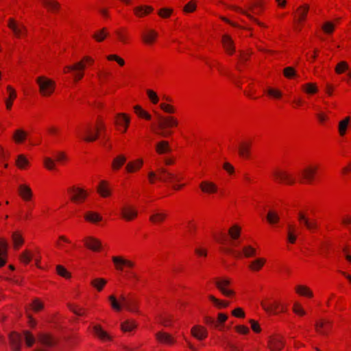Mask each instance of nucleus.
Returning <instances> with one entry per match:
<instances>
[{
    "label": "nucleus",
    "mask_w": 351,
    "mask_h": 351,
    "mask_svg": "<svg viewBox=\"0 0 351 351\" xmlns=\"http://www.w3.org/2000/svg\"><path fill=\"white\" fill-rule=\"evenodd\" d=\"M84 218L86 220L93 223L100 221L102 219V217L98 213L94 212H88L84 215Z\"/></svg>",
    "instance_id": "obj_38"
},
{
    "label": "nucleus",
    "mask_w": 351,
    "mask_h": 351,
    "mask_svg": "<svg viewBox=\"0 0 351 351\" xmlns=\"http://www.w3.org/2000/svg\"><path fill=\"white\" fill-rule=\"evenodd\" d=\"M156 152L160 154L169 152L171 151L168 142L165 141H162L159 142L156 145Z\"/></svg>",
    "instance_id": "obj_32"
},
{
    "label": "nucleus",
    "mask_w": 351,
    "mask_h": 351,
    "mask_svg": "<svg viewBox=\"0 0 351 351\" xmlns=\"http://www.w3.org/2000/svg\"><path fill=\"white\" fill-rule=\"evenodd\" d=\"M348 69V65L344 61H342V62H340L339 63H338L335 67V71L338 74L343 73Z\"/></svg>",
    "instance_id": "obj_52"
},
{
    "label": "nucleus",
    "mask_w": 351,
    "mask_h": 351,
    "mask_svg": "<svg viewBox=\"0 0 351 351\" xmlns=\"http://www.w3.org/2000/svg\"><path fill=\"white\" fill-rule=\"evenodd\" d=\"M167 217V213L163 210H156L152 212L149 217L151 222L155 224H159L163 222Z\"/></svg>",
    "instance_id": "obj_15"
},
{
    "label": "nucleus",
    "mask_w": 351,
    "mask_h": 351,
    "mask_svg": "<svg viewBox=\"0 0 351 351\" xmlns=\"http://www.w3.org/2000/svg\"><path fill=\"white\" fill-rule=\"evenodd\" d=\"M221 42L227 53L232 54L235 51L233 40L229 35H223Z\"/></svg>",
    "instance_id": "obj_18"
},
{
    "label": "nucleus",
    "mask_w": 351,
    "mask_h": 351,
    "mask_svg": "<svg viewBox=\"0 0 351 351\" xmlns=\"http://www.w3.org/2000/svg\"><path fill=\"white\" fill-rule=\"evenodd\" d=\"M57 340L47 333H39L37 335V348L34 351H48L47 348L54 346Z\"/></svg>",
    "instance_id": "obj_4"
},
{
    "label": "nucleus",
    "mask_w": 351,
    "mask_h": 351,
    "mask_svg": "<svg viewBox=\"0 0 351 351\" xmlns=\"http://www.w3.org/2000/svg\"><path fill=\"white\" fill-rule=\"evenodd\" d=\"M264 258H258L252 261L250 265V268L253 271H258L265 264Z\"/></svg>",
    "instance_id": "obj_44"
},
{
    "label": "nucleus",
    "mask_w": 351,
    "mask_h": 351,
    "mask_svg": "<svg viewBox=\"0 0 351 351\" xmlns=\"http://www.w3.org/2000/svg\"><path fill=\"white\" fill-rule=\"evenodd\" d=\"M143 165V160H138L135 162H129L126 165V170L128 172H134V171L139 169Z\"/></svg>",
    "instance_id": "obj_41"
},
{
    "label": "nucleus",
    "mask_w": 351,
    "mask_h": 351,
    "mask_svg": "<svg viewBox=\"0 0 351 351\" xmlns=\"http://www.w3.org/2000/svg\"><path fill=\"white\" fill-rule=\"evenodd\" d=\"M7 90L9 92V98L5 101L6 107L8 109H10L12 106V101L16 97V93L10 86H8Z\"/></svg>",
    "instance_id": "obj_36"
},
{
    "label": "nucleus",
    "mask_w": 351,
    "mask_h": 351,
    "mask_svg": "<svg viewBox=\"0 0 351 351\" xmlns=\"http://www.w3.org/2000/svg\"><path fill=\"white\" fill-rule=\"evenodd\" d=\"M156 337L161 343L167 344H173L175 341L172 336L164 332H158L156 334Z\"/></svg>",
    "instance_id": "obj_23"
},
{
    "label": "nucleus",
    "mask_w": 351,
    "mask_h": 351,
    "mask_svg": "<svg viewBox=\"0 0 351 351\" xmlns=\"http://www.w3.org/2000/svg\"><path fill=\"white\" fill-rule=\"evenodd\" d=\"M112 261L114 263V265H116L117 269L119 270L123 269V268H122L123 265H125L130 268L133 267L134 265L133 262H132L129 260L124 259L122 257H119V256H113Z\"/></svg>",
    "instance_id": "obj_19"
},
{
    "label": "nucleus",
    "mask_w": 351,
    "mask_h": 351,
    "mask_svg": "<svg viewBox=\"0 0 351 351\" xmlns=\"http://www.w3.org/2000/svg\"><path fill=\"white\" fill-rule=\"evenodd\" d=\"M158 176L157 178L164 182H173L174 181H179V178L169 171H167L165 168L161 167L158 169Z\"/></svg>",
    "instance_id": "obj_9"
},
{
    "label": "nucleus",
    "mask_w": 351,
    "mask_h": 351,
    "mask_svg": "<svg viewBox=\"0 0 351 351\" xmlns=\"http://www.w3.org/2000/svg\"><path fill=\"white\" fill-rule=\"evenodd\" d=\"M106 284V280L103 278H96L91 282V285L99 291H101L104 286Z\"/></svg>",
    "instance_id": "obj_49"
},
{
    "label": "nucleus",
    "mask_w": 351,
    "mask_h": 351,
    "mask_svg": "<svg viewBox=\"0 0 351 351\" xmlns=\"http://www.w3.org/2000/svg\"><path fill=\"white\" fill-rule=\"evenodd\" d=\"M209 299L211 302H213L215 304L216 306H217L219 308H226L229 305L228 302L219 300L213 295H209Z\"/></svg>",
    "instance_id": "obj_51"
},
{
    "label": "nucleus",
    "mask_w": 351,
    "mask_h": 351,
    "mask_svg": "<svg viewBox=\"0 0 351 351\" xmlns=\"http://www.w3.org/2000/svg\"><path fill=\"white\" fill-rule=\"evenodd\" d=\"M272 175L280 182H285L288 184H293L295 182V179L286 171L276 170L273 171Z\"/></svg>",
    "instance_id": "obj_7"
},
{
    "label": "nucleus",
    "mask_w": 351,
    "mask_h": 351,
    "mask_svg": "<svg viewBox=\"0 0 351 351\" xmlns=\"http://www.w3.org/2000/svg\"><path fill=\"white\" fill-rule=\"evenodd\" d=\"M66 69L69 71H75L74 77L77 81L81 80L83 77L84 73L79 71L84 70L85 69V64L82 62H79L74 65L66 66Z\"/></svg>",
    "instance_id": "obj_16"
},
{
    "label": "nucleus",
    "mask_w": 351,
    "mask_h": 351,
    "mask_svg": "<svg viewBox=\"0 0 351 351\" xmlns=\"http://www.w3.org/2000/svg\"><path fill=\"white\" fill-rule=\"evenodd\" d=\"M16 165L19 168L23 169L28 165V160L23 155H19L16 160Z\"/></svg>",
    "instance_id": "obj_55"
},
{
    "label": "nucleus",
    "mask_w": 351,
    "mask_h": 351,
    "mask_svg": "<svg viewBox=\"0 0 351 351\" xmlns=\"http://www.w3.org/2000/svg\"><path fill=\"white\" fill-rule=\"evenodd\" d=\"M261 306L266 312L273 314H277L278 312H284L285 311V306L278 302L270 304L262 302Z\"/></svg>",
    "instance_id": "obj_8"
},
{
    "label": "nucleus",
    "mask_w": 351,
    "mask_h": 351,
    "mask_svg": "<svg viewBox=\"0 0 351 351\" xmlns=\"http://www.w3.org/2000/svg\"><path fill=\"white\" fill-rule=\"evenodd\" d=\"M267 219L269 223L275 224L279 221L280 217L276 212L269 210L267 215Z\"/></svg>",
    "instance_id": "obj_46"
},
{
    "label": "nucleus",
    "mask_w": 351,
    "mask_h": 351,
    "mask_svg": "<svg viewBox=\"0 0 351 351\" xmlns=\"http://www.w3.org/2000/svg\"><path fill=\"white\" fill-rule=\"evenodd\" d=\"M36 82L39 86V91L43 96L51 95L56 87L55 82L45 76H40L36 78Z\"/></svg>",
    "instance_id": "obj_5"
},
{
    "label": "nucleus",
    "mask_w": 351,
    "mask_h": 351,
    "mask_svg": "<svg viewBox=\"0 0 351 351\" xmlns=\"http://www.w3.org/2000/svg\"><path fill=\"white\" fill-rule=\"evenodd\" d=\"M121 215L126 220H132L137 215V212L130 207H123L121 209Z\"/></svg>",
    "instance_id": "obj_27"
},
{
    "label": "nucleus",
    "mask_w": 351,
    "mask_h": 351,
    "mask_svg": "<svg viewBox=\"0 0 351 351\" xmlns=\"http://www.w3.org/2000/svg\"><path fill=\"white\" fill-rule=\"evenodd\" d=\"M32 308L34 311H39L43 308V304L38 299H35L32 304Z\"/></svg>",
    "instance_id": "obj_61"
},
{
    "label": "nucleus",
    "mask_w": 351,
    "mask_h": 351,
    "mask_svg": "<svg viewBox=\"0 0 351 351\" xmlns=\"http://www.w3.org/2000/svg\"><path fill=\"white\" fill-rule=\"evenodd\" d=\"M136 327V324L132 320H126L121 324V330L124 332H129Z\"/></svg>",
    "instance_id": "obj_39"
},
{
    "label": "nucleus",
    "mask_w": 351,
    "mask_h": 351,
    "mask_svg": "<svg viewBox=\"0 0 351 351\" xmlns=\"http://www.w3.org/2000/svg\"><path fill=\"white\" fill-rule=\"evenodd\" d=\"M293 311L295 313L299 315H304L305 311L302 309L300 304L298 302H295L293 307Z\"/></svg>",
    "instance_id": "obj_63"
},
{
    "label": "nucleus",
    "mask_w": 351,
    "mask_h": 351,
    "mask_svg": "<svg viewBox=\"0 0 351 351\" xmlns=\"http://www.w3.org/2000/svg\"><path fill=\"white\" fill-rule=\"evenodd\" d=\"M250 145L249 143L242 144L239 149L240 156L248 158L250 156Z\"/></svg>",
    "instance_id": "obj_47"
},
{
    "label": "nucleus",
    "mask_w": 351,
    "mask_h": 351,
    "mask_svg": "<svg viewBox=\"0 0 351 351\" xmlns=\"http://www.w3.org/2000/svg\"><path fill=\"white\" fill-rule=\"evenodd\" d=\"M297 239L295 229L293 225L289 224L287 226V241L290 243H294Z\"/></svg>",
    "instance_id": "obj_33"
},
{
    "label": "nucleus",
    "mask_w": 351,
    "mask_h": 351,
    "mask_svg": "<svg viewBox=\"0 0 351 351\" xmlns=\"http://www.w3.org/2000/svg\"><path fill=\"white\" fill-rule=\"evenodd\" d=\"M331 326V322L326 319L317 321L315 324L316 331L322 335H328Z\"/></svg>",
    "instance_id": "obj_10"
},
{
    "label": "nucleus",
    "mask_w": 351,
    "mask_h": 351,
    "mask_svg": "<svg viewBox=\"0 0 351 351\" xmlns=\"http://www.w3.org/2000/svg\"><path fill=\"white\" fill-rule=\"evenodd\" d=\"M191 333L193 337L197 339H203L207 336L206 330L200 326H195L191 329Z\"/></svg>",
    "instance_id": "obj_21"
},
{
    "label": "nucleus",
    "mask_w": 351,
    "mask_h": 351,
    "mask_svg": "<svg viewBox=\"0 0 351 351\" xmlns=\"http://www.w3.org/2000/svg\"><path fill=\"white\" fill-rule=\"evenodd\" d=\"M12 239L13 241L14 247L16 250L19 249V247L23 245V241H24L21 234L18 231H15V232H12Z\"/></svg>",
    "instance_id": "obj_29"
},
{
    "label": "nucleus",
    "mask_w": 351,
    "mask_h": 351,
    "mask_svg": "<svg viewBox=\"0 0 351 351\" xmlns=\"http://www.w3.org/2000/svg\"><path fill=\"white\" fill-rule=\"evenodd\" d=\"M8 26L17 37H20L26 34V27L23 24L17 23L12 19H10Z\"/></svg>",
    "instance_id": "obj_11"
},
{
    "label": "nucleus",
    "mask_w": 351,
    "mask_h": 351,
    "mask_svg": "<svg viewBox=\"0 0 351 351\" xmlns=\"http://www.w3.org/2000/svg\"><path fill=\"white\" fill-rule=\"evenodd\" d=\"M158 34L153 29L148 30L146 33L143 34L142 37L143 41L147 44H152L154 42Z\"/></svg>",
    "instance_id": "obj_28"
},
{
    "label": "nucleus",
    "mask_w": 351,
    "mask_h": 351,
    "mask_svg": "<svg viewBox=\"0 0 351 351\" xmlns=\"http://www.w3.org/2000/svg\"><path fill=\"white\" fill-rule=\"evenodd\" d=\"M173 10L169 8H162L158 11V14L162 18L169 17L172 13Z\"/></svg>",
    "instance_id": "obj_64"
},
{
    "label": "nucleus",
    "mask_w": 351,
    "mask_h": 351,
    "mask_svg": "<svg viewBox=\"0 0 351 351\" xmlns=\"http://www.w3.org/2000/svg\"><path fill=\"white\" fill-rule=\"evenodd\" d=\"M284 343L280 337H275L269 341V348L271 351H280L283 347Z\"/></svg>",
    "instance_id": "obj_24"
},
{
    "label": "nucleus",
    "mask_w": 351,
    "mask_h": 351,
    "mask_svg": "<svg viewBox=\"0 0 351 351\" xmlns=\"http://www.w3.org/2000/svg\"><path fill=\"white\" fill-rule=\"evenodd\" d=\"M230 284L229 279L225 278L217 280L215 285L218 289L226 296H230L234 294V291L226 289V287Z\"/></svg>",
    "instance_id": "obj_12"
},
{
    "label": "nucleus",
    "mask_w": 351,
    "mask_h": 351,
    "mask_svg": "<svg viewBox=\"0 0 351 351\" xmlns=\"http://www.w3.org/2000/svg\"><path fill=\"white\" fill-rule=\"evenodd\" d=\"M19 258L23 263L28 264L33 258V255L29 250H25L20 254Z\"/></svg>",
    "instance_id": "obj_45"
},
{
    "label": "nucleus",
    "mask_w": 351,
    "mask_h": 351,
    "mask_svg": "<svg viewBox=\"0 0 351 351\" xmlns=\"http://www.w3.org/2000/svg\"><path fill=\"white\" fill-rule=\"evenodd\" d=\"M84 241L85 246L93 251H99L101 247V241L95 237H87Z\"/></svg>",
    "instance_id": "obj_14"
},
{
    "label": "nucleus",
    "mask_w": 351,
    "mask_h": 351,
    "mask_svg": "<svg viewBox=\"0 0 351 351\" xmlns=\"http://www.w3.org/2000/svg\"><path fill=\"white\" fill-rule=\"evenodd\" d=\"M106 36L107 33L106 32V29L104 28L93 35V38L98 42L103 41Z\"/></svg>",
    "instance_id": "obj_56"
},
{
    "label": "nucleus",
    "mask_w": 351,
    "mask_h": 351,
    "mask_svg": "<svg viewBox=\"0 0 351 351\" xmlns=\"http://www.w3.org/2000/svg\"><path fill=\"white\" fill-rule=\"evenodd\" d=\"M42 3L51 11L59 9L60 4L56 0H41Z\"/></svg>",
    "instance_id": "obj_40"
},
{
    "label": "nucleus",
    "mask_w": 351,
    "mask_h": 351,
    "mask_svg": "<svg viewBox=\"0 0 351 351\" xmlns=\"http://www.w3.org/2000/svg\"><path fill=\"white\" fill-rule=\"evenodd\" d=\"M309 10V6L306 4L301 5L297 10V13L298 15V21L302 22L305 20L306 16Z\"/></svg>",
    "instance_id": "obj_35"
},
{
    "label": "nucleus",
    "mask_w": 351,
    "mask_h": 351,
    "mask_svg": "<svg viewBox=\"0 0 351 351\" xmlns=\"http://www.w3.org/2000/svg\"><path fill=\"white\" fill-rule=\"evenodd\" d=\"M317 167L315 166H308L302 169L300 172L301 182L311 183L315 178Z\"/></svg>",
    "instance_id": "obj_6"
},
{
    "label": "nucleus",
    "mask_w": 351,
    "mask_h": 351,
    "mask_svg": "<svg viewBox=\"0 0 351 351\" xmlns=\"http://www.w3.org/2000/svg\"><path fill=\"white\" fill-rule=\"evenodd\" d=\"M335 29V25L331 22H326L322 26V29L326 34H331Z\"/></svg>",
    "instance_id": "obj_59"
},
{
    "label": "nucleus",
    "mask_w": 351,
    "mask_h": 351,
    "mask_svg": "<svg viewBox=\"0 0 351 351\" xmlns=\"http://www.w3.org/2000/svg\"><path fill=\"white\" fill-rule=\"evenodd\" d=\"M303 90L307 94H314L317 92V87L315 84L307 83L303 85Z\"/></svg>",
    "instance_id": "obj_48"
},
{
    "label": "nucleus",
    "mask_w": 351,
    "mask_h": 351,
    "mask_svg": "<svg viewBox=\"0 0 351 351\" xmlns=\"http://www.w3.org/2000/svg\"><path fill=\"white\" fill-rule=\"evenodd\" d=\"M200 189L206 193H213L217 192V186L215 184L208 181H204L200 184Z\"/></svg>",
    "instance_id": "obj_22"
},
{
    "label": "nucleus",
    "mask_w": 351,
    "mask_h": 351,
    "mask_svg": "<svg viewBox=\"0 0 351 351\" xmlns=\"http://www.w3.org/2000/svg\"><path fill=\"white\" fill-rule=\"evenodd\" d=\"M97 191L102 197H104L110 195V190L108 187V183L104 180L100 182L97 188Z\"/></svg>",
    "instance_id": "obj_30"
},
{
    "label": "nucleus",
    "mask_w": 351,
    "mask_h": 351,
    "mask_svg": "<svg viewBox=\"0 0 351 351\" xmlns=\"http://www.w3.org/2000/svg\"><path fill=\"white\" fill-rule=\"evenodd\" d=\"M56 271L57 273L62 277L66 278H69L71 277L70 273L62 265H57Z\"/></svg>",
    "instance_id": "obj_54"
},
{
    "label": "nucleus",
    "mask_w": 351,
    "mask_h": 351,
    "mask_svg": "<svg viewBox=\"0 0 351 351\" xmlns=\"http://www.w3.org/2000/svg\"><path fill=\"white\" fill-rule=\"evenodd\" d=\"M153 10L150 6H138L134 9V13L137 16L141 17Z\"/></svg>",
    "instance_id": "obj_34"
},
{
    "label": "nucleus",
    "mask_w": 351,
    "mask_h": 351,
    "mask_svg": "<svg viewBox=\"0 0 351 351\" xmlns=\"http://www.w3.org/2000/svg\"><path fill=\"white\" fill-rule=\"evenodd\" d=\"M130 123V119L125 114H118L116 119V124L123 126V132H125Z\"/></svg>",
    "instance_id": "obj_25"
},
{
    "label": "nucleus",
    "mask_w": 351,
    "mask_h": 351,
    "mask_svg": "<svg viewBox=\"0 0 351 351\" xmlns=\"http://www.w3.org/2000/svg\"><path fill=\"white\" fill-rule=\"evenodd\" d=\"M147 94L153 104H157L158 102V97L155 92L152 90H147Z\"/></svg>",
    "instance_id": "obj_62"
},
{
    "label": "nucleus",
    "mask_w": 351,
    "mask_h": 351,
    "mask_svg": "<svg viewBox=\"0 0 351 351\" xmlns=\"http://www.w3.org/2000/svg\"><path fill=\"white\" fill-rule=\"evenodd\" d=\"M9 339L13 351H20L23 339L25 340L28 347H31L36 342L35 337L29 331H25L23 336L15 332H11Z\"/></svg>",
    "instance_id": "obj_1"
},
{
    "label": "nucleus",
    "mask_w": 351,
    "mask_h": 351,
    "mask_svg": "<svg viewBox=\"0 0 351 351\" xmlns=\"http://www.w3.org/2000/svg\"><path fill=\"white\" fill-rule=\"evenodd\" d=\"M243 253L245 256L250 257L254 256L256 254V250L251 246H246L243 247Z\"/></svg>",
    "instance_id": "obj_60"
},
{
    "label": "nucleus",
    "mask_w": 351,
    "mask_h": 351,
    "mask_svg": "<svg viewBox=\"0 0 351 351\" xmlns=\"http://www.w3.org/2000/svg\"><path fill=\"white\" fill-rule=\"evenodd\" d=\"M241 228L237 226L234 225L230 228L228 232L232 239H237L240 236Z\"/></svg>",
    "instance_id": "obj_50"
},
{
    "label": "nucleus",
    "mask_w": 351,
    "mask_h": 351,
    "mask_svg": "<svg viewBox=\"0 0 351 351\" xmlns=\"http://www.w3.org/2000/svg\"><path fill=\"white\" fill-rule=\"evenodd\" d=\"M93 331L95 334L100 338L103 341H110L111 340V337L99 325H96L93 326Z\"/></svg>",
    "instance_id": "obj_26"
},
{
    "label": "nucleus",
    "mask_w": 351,
    "mask_h": 351,
    "mask_svg": "<svg viewBox=\"0 0 351 351\" xmlns=\"http://www.w3.org/2000/svg\"><path fill=\"white\" fill-rule=\"evenodd\" d=\"M158 130L156 131V134L164 138L168 137L172 134L169 128L177 126L178 124L177 119L173 117H163L158 114Z\"/></svg>",
    "instance_id": "obj_2"
},
{
    "label": "nucleus",
    "mask_w": 351,
    "mask_h": 351,
    "mask_svg": "<svg viewBox=\"0 0 351 351\" xmlns=\"http://www.w3.org/2000/svg\"><path fill=\"white\" fill-rule=\"evenodd\" d=\"M99 128H95V131L92 129V128L90 125H88L84 129V135L82 137V138L87 141V142H93L95 141L99 134Z\"/></svg>",
    "instance_id": "obj_13"
},
{
    "label": "nucleus",
    "mask_w": 351,
    "mask_h": 351,
    "mask_svg": "<svg viewBox=\"0 0 351 351\" xmlns=\"http://www.w3.org/2000/svg\"><path fill=\"white\" fill-rule=\"evenodd\" d=\"M296 292L302 295L307 296L309 298L313 297L312 291L303 285H298L295 288Z\"/></svg>",
    "instance_id": "obj_43"
},
{
    "label": "nucleus",
    "mask_w": 351,
    "mask_h": 351,
    "mask_svg": "<svg viewBox=\"0 0 351 351\" xmlns=\"http://www.w3.org/2000/svg\"><path fill=\"white\" fill-rule=\"evenodd\" d=\"M19 193L25 201H29L32 197V189L25 184L19 185Z\"/></svg>",
    "instance_id": "obj_20"
},
{
    "label": "nucleus",
    "mask_w": 351,
    "mask_h": 351,
    "mask_svg": "<svg viewBox=\"0 0 351 351\" xmlns=\"http://www.w3.org/2000/svg\"><path fill=\"white\" fill-rule=\"evenodd\" d=\"M111 303V306L116 311H120L122 308V304L125 308L130 311H135V301L131 298H127L123 295H121L119 298L120 302L117 300L116 297L113 295H110L108 298Z\"/></svg>",
    "instance_id": "obj_3"
},
{
    "label": "nucleus",
    "mask_w": 351,
    "mask_h": 351,
    "mask_svg": "<svg viewBox=\"0 0 351 351\" xmlns=\"http://www.w3.org/2000/svg\"><path fill=\"white\" fill-rule=\"evenodd\" d=\"M350 122V117H346L339 123V132L341 136H344Z\"/></svg>",
    "instance_id": "obj_42"
},
{
    "label": "nucleus",
    "mask_w": 351,
    "mask_h": 351,
    "mask_svg": "<svg viewBox=\"0 0 351 351\" xmlns=\"http://www.w3.org/2000/svg\"><path fill=\"white\" fill-rule=\"evenodd\" d=\"M283 73H284V75L287 78H291V77L295 76V75H296L295 71L294 70V69L293 67H291V66L286 67L284 69Z\"/></svg>",
    "instance_id": "obj_58"
},
{
    "label": "nucleus",
    "mask_w": 351,
    "mask_h": 351,
    "mask_svg": "<svg viewBox=\"0 0 351 351\" xmlns=\"http://www.w3.org/2000/svg\"><path fill=\"white\" fill-rule=\"evenodd\" d=\"M27 134V132L23 130L18 129L14 132L13 138L16 143H21L25 141Z\"/></svg>",
    "instance_id": "obj_31"
},
{
    "label": "nucleus",
    "mask_w": 351,
    "mask_h": 351,
    "mask_svg": "<svg viewBox=\"0 0 351 351\" xmlns=\"http://www.w3.org/2000/svg\"><path fill=\"white\" fill-rule=\"evenodd\" d=\"M44 165L45 167L49 170H53L55 168V161L48 157L44 158Z\"/></svg>",
    "instance_id": "obj_57"
},
{
    "label": "nucleus",
    "mask_w": 351,
    "mask_h": 351,
    "mask_svg": "<svg viewBox=\"0 0 351 351\" xmlns=\"http://www.w3.org/2000/svg\"><path fill=\"white\" fill-rule=\"evenodd\" d=\"M234 10L238 11V12H240L241 13L245 14L246 16H247L250 20L253 21L254 22L256 23L258 25L260 26H262V27H264L265 25H263V23L259 22L256 19H255L254 17H253L251 14H248L247 12H245V10L241 9L240 8H238V7H234L233 8Z\"/></svg>",
    "instance_id": "obj_53"
},
{
    "label": "nucleus",
    "mask_w": 351,
    "mask_h": 351,
    "mask_svg": "<svg viewBox=\"0 0 351 351\" xmlns=\"http://www.w3.org/2000/svg\"><path fill=\"white\" fill-rule=\"evenodd\" d=\"M126 161V158L123 155H119L112 161V168L114 170L119 169Z\"/></svg>",
    "instance_id": "obj_37"
},
{
    "label": "nucleus",
    "mask_w": 351,
    "mask_h": 351,
    "mask_svg": "<svg viewBox=\"0 0 351 351\" xmlns=\"http://www.w3.org/2000/svg\"><path fill=\"white\" fill-rule=\"evenodd\" d=\"M69 192L72 195L71 200L74 202L83 200L86 197V193L80 188L73 186L69 189Z\"/></svg>",
    "instance_id": "obj_17"
}]
</instances>
